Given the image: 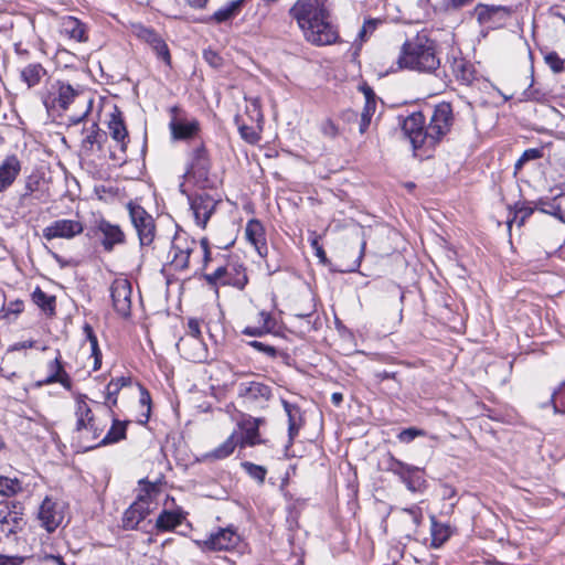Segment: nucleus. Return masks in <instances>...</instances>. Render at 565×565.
Masks as SVG:
<instances>
[{
	"instance_id": "nucleus-1",
	"label": "nucleus",
	"mask_w": 565,
	"mask_h": 565,
	"mask_svg": "<svg viewBox=\"0 0 565 565\" xmlns=\"http://www.w3.org/2000/svg\"><path fill=\"white\" fill-rule=\"evenodd\" d=\"M289 15L297 22L305 40L312 45H331L339 40L327 0H297L289 9Z\"/></svg>"
},
{
	"instance_id": "nucleus-2",
	"label": "nucleus",
	"mask_w": 565,
	"mask_h": 565,
	"mask_svg": "<svg viewBox=\"0 0 565 565\" xmlns=\"http://www.w3.org/2000/svg\"><path fill=\"white\" fill-rule=\"evenodd\" d=\"M397 64L398 68H407L420 73L435 72L440 65L435 42L420 34L407 40L401 49Z\"/></svg>"
},
{
	"instance_id": "nucleus-3",
	"label": "nucleus",
	"mask_w": 565,
	"mask_h": 565,
	"mask_svg": "<svg viewBox=\"0 0 565 565\" xmlns=\"http://www.w3.org/2000/svg\"><path fill=\"white\" fill-rule=\"evenodd\" d=\"M199 256L204 266L210 260L209 242L206 238L196 242L188 233L177 232L169 250L170 266L174 270H185L190 267L191 258Z\"/></svg>"
},
{
	"instance_id": "nucleus-4",
	"label": "nucleus",
	"mask_w": 565,
	"mask_h": 565,
	"mask_svg": "<svg viewBox=\"0 0 565 565\" xmlns=\"http://www.w3.org/2000/svg\"><path fill=\"white\" fill-rule=\"evenodd\" d=\"M452 121L454 116L450 104H438L434 109L429 125L426 127L428 149H433L449 132Z\"/></svg>"
},
{
	"instance_id": "nucleus-5",
	"label": "nucleus",
	"mask_w": 565,
	"mask_h": 565,
	"mask_svg": "<svg viewBox=\"0 0 565 565\" xmlns=\"http://www.w3.org/2000/svg\"><path fill=\"white\" fill-rule=\"evenodd\" d=\"M127 210L132 226L135 227L140 245H150L156 236V225L153 217L139 204L129 202Z\"/></svg>"
},
{
	"instance_id": "nucleus-6",
	"label": "nucleus",
	"mask_w": 565,
	"mask_h": 565,
	"mask_svg": "<svg viewBox=\"0 0 565 565\" xmlns=\"http://www.w3.org/2000/svg\"><path fill=\"white\" fill-rule=\"evenodd\" d=\"M67 504L58 497H45L40 505L38 518L41 525L49 532H54L64 521Z\"/></svg>"
},
{
	"instance_id": "nucleus-7",
	"label": "nucleus",
	"mask_w": 565,
	"mask_h": 565,
	"mask_svg": "<svg viewBox=\"0 0 565 565\" xmlns=\"http://www.w3.org/2000/svg\"><path fill=\"white\" fill-rule=\"evenodd\" d=\"M170 113L171 119L169 122V129L173 140L188 141L193 140L199 136L201 125L196 118H188L177 106H173L170 109Z\"/></svg>"
},
{
	"instance_id": "nucleus-8",
	"label": "nucleus",
	"mask_w": 565,
	"mask_h": 565,
	"mask_svg": "<svg viewBox=\"0 0 565 565\" xmlns=\"http://www.w3.org/2000/svg\"><path fill=\"white\" fill-rule=\"evenodd\" d=\"M398 125L404 135L409 139L415 150L428 149V140L426 138V127L422 113H413L407 117H398Z\"/></svg>"
},
{
	"instance_id": "nucleus-9",
	"label": "nucleus",
	"mask_w": 565,
	"mask_h": 565,
	"mask_svg": "<svg viewBox=\"0 0 565 565\" xmlns=\"http://www.w3.org/2000/svg\"><path fill=\"white\" fill-rule=\"evenodd\" d=\"M131 282L127 278H116L110 286V297L115 311L122 318L131 312Z\"/></svg>"
},
{
	"instance_id": "nucleus-10",
	"label": "nucleus",
	"mask_w": 565,
	"mask_h": 565,
	"mask_svg": "<svg viewBox=\"0 0 565 565\" xmlns=\"http://www.w3.org/2000/svg\"><path fill=\"white\" fill-rule=\"evenodd\" d=\"M84 226L77 220L61 218L43 228L42 235L46 241L55 238L72 239L83 233Z\"/></svg>"
},
{
	"instance_id": "nucleus-11",
	"label": "nucleus",
	"mask_w": 565,
	"mask_h": 565,
	"mask_svg": "<svg viewBox=\"0 0 565 565\" xmlns=\"http://www.w3.org/2000/svg\"><path fill=\"white\" fill-rule=\"evenodd\" d=\"M86 398L87 397L85 395H82L76 399V430H89L93 433L94 438H97L104 431L106 424L100 425L97 422V418L94 416L90 407L86 403Z\"/></svg>"
},
{
	"instance_id": "nucleus-12",
	"label": "nucleus",
	"mask_w": 565,
	"mask_h": 565,
	"mask_svg": "<svg viewBox=\"0 0 565 565\" xmlns=\"http://www.w3.org/2000/svg\"><path fill=\"white\" fill-rule=\"evenodd\" d=\"M134 32L138 39L151 46L158 58L163 61L167 65L171 64L169 47L154 30L139 24L134 26Z\"/></svg>"
},
{
	"instance_id": "nucleus-13",
	"label": "nucleus",
	"mask_w": 565,
	"mask_h": 565,
	"mask_svg": "<svg viewBox=\"0 0 565 565\" xmlns=\"http://www.w3.org/2000/svg\"><path fill=\"white\" fill-rule=\"evenodd\" d=\"M152 497H137V500L125 511L122 526L132 530L150 513L152 509Z\"/></svg>"
},
{
	"instance_id": "nucleus-14",
	"label": "nucleus",
	"mask_w": 565,
	"mask_h": 565,
	"mask_svg": "<svg viewBox=\"0 0 565 565\" xmlns=\"http://www.w3.org/2000/svg\"><path fill=\"white\" fill-rule=\"evenodd\" d=\"M238 396L246 404L263 405L271 397V390L268 385L260 382H243L238 386Z\"/></svg>"
},
{
	"instance_id": "nucleus-15",
	"label": "nucleus",
	"mask_w": 565,
	"mask_h": 565,
	"mask_svg": "<svg viewBox=\"0 0 565 565\" xmlns=\"http://www.w3.org/2000/svg\"><path fill=\"white\" fill-rule=\"evenodd\" d=\"M238 542V535L231 527L220 529L215 533H211L204 541L199 544L209 551H224L235 547Z\"/></svg>"
},
{
	"instance_id": "nucleus-16",
	"label": "nucleus",
	"mask_w": 565,
	"mask_h": 565,
	"mask_svg": "<svg viewBox=\"0 0 565 565\" xmlns=\"http://www.w3.org/2000/svg\"><path fill=\"white\" fill-rule=\"evenodd\" d=\"M211 163L207 154V150L203 142H200L194 146V148L189 153V163H188V174H192L200 179H205Z\"/></svg>"
},
{
	"instance_id": "nucleus-17",
	"label": "nucleus",
	"mask_w": 565,
	"mask_h": 565,
	"mask_svg": "<svg viewBox=\"0 0 565 565\" xmlns=\"http://www.w3.org/2000/svg\"><path fill=\"white\" fill-rule=\"evenodd\" d=\"M178 351L192 362H202L207 358V350L202 339L181 337L177 342Z\"/></svg>"
},
{
	"instance_id": "nucleus-18",
	"label": "nucleus",
	"mask_w": 565,
	"mask_h": 565,
	"mask_svg": "<svg viewBox=\"0 0 565 565\" xmlns=\"http://www.w3.org/2000/svg\"><path fill=\"white\" fill-rule=\"evenodd\" d=\"M215 206L216 201L206 193L196 194L191 199V210L199 226L203 228L206 226Z\"/></svg>"
},
{
	"instance_id": "nucleus-19",
	"label": "nucleus",
	"mask_w": 565,
	"mask_h": 565,
	"mask_svg": "<svg viewBox=\"0 0 565 565\" xmlns=\"http://www.w3.org/2000/svg\"><path fill=\"white\" fill-rule=\"evenodd\" d=\"M245 236L247 241L255 247L260 257H266L268 247L265 237V230L258 220H250L245 227Z\"/></svg>"
},
{
	"instance_id": "nucleus-20",
	"label": "nucleus",
	"mask_w": 565,
	"mask_h": 565,
	"mask_svg": "<svg viewBox=\"0 0 565 565\" xmlns=\"http://www.w3.org/2000/svg\"><path fill=\"white\" fill-rule=\"evenodd\" d=\"M96 228L97 232L103 235L102 244L108 252H110L115 245L121 244L125 241V234L121 228L106 220L98 221Z\"/></svg>"
},
{
	"instance_id": "nucleus-21",
	"label": "nucleus",
	"mask_w": 565,
	"mask_h": 565,
	"mask_svg": "<svg viewBox=\"0 0 565 565\" xmlns=\"http://www.w3.org/2000/svg\"><path fill=\"white\" fill-rule=\"evenodd\" d=\"M264 423L263 418H247L238 424L242 435L238 436L241 446H255L262 444L259 437V425Z\"/></svg>"
},
{
	"instance_id": "nucleus-22",
	"label": "nucleus",
	"mask_w": 565,
	"mask_h": 565,
	"mask_svg": "<svg viewBox=\"0 0 565 565\" xmlns=\"http://www.w3.org/2000/svg\"><path fill=\"white\" fill-rule=\"evenodd\" d=\"M47 367H49L50 374L47 375L46 379H44L43 381H41L39 383L40 385H49V384H53V383H60L64 388H66L68 391L72 388V380L63 367L60 353L53 361H51L49 363Z\"/></svg>"
},
{
	"instance_id": "nucleus-23",
	"label": "nucleus",
	"mask_w": 565,
	"mask_h": 565,
	"mask_svg": "<svg viewBox=\"0 0 565 565\" xmlns=\"http://www.w3.org/2000/svg\"><path fill=\"white\" fill-rule=\"evenodd\" d=\"M21 171V162L17 156H8L0 164V192L7 190Z\"/></svg>"
},
{
	"instance_id": "nucleus-24",
	"label": "nucleus",
	"mask_w": 565,
	"mask_h": 565,
	"mask_svg": "<svg viewBox=\"0 0 565 565\" xmlns=\"http://www.w3.org/2000/svg\"><path fill=\"white\" fill-rule=\"evenodd\" d=\"M360 90L364 95L365 104H364L363 110L361 113L359 131L361 134H364L369 129L371 121H372V117L374 116L375 110H376V96H375L373 89L367 85L361 86Z\"/></svg>"
},
{
	"instance_id": "nucleus-25",
	"label": "nucleus",
	"mask_w": 565,
	"mask_h": 565,
	"mask_svg": "<svg viewBox=\"0 0 565 565\" xmlns=\"http://www.w3.org/2000/svg\"><path fill=\"white\" fill-rule=\"evenodd\" d=\"M14 511H7L6 513L1 510L0 514V534L9 537L17 534L23 527L22 513L17 511L18 507L13 505Z\"/></svg>"
},
{
	"instance_id": "nucleus-26",
	"label": "nucleus",
	"mask_w": 565,
	"mask_h": 565,
	"mask_svg": "<svg viewBox=\"0 0 565 565\" xmlns=\"http://www.w3.org/2000/svg\"><path fill=\"white\" fill-rule=\"evenodd\" d=\"M541 212L550 214L565 223V192L553 198H543L537 201Z\"/></svg>"
},
{
	"instance_id": "nucleus-27",
	"label": "nucleus",
	"mask_w": 565,
	"mask_h": 565,
	"mask_svg": "<svg viewBox=\"0 0 565 565\" xmlns=\"http://www.w3.org/2000/svg\"><path fill=\"white\" fill-rule=\"evenodd\" d=\"M246 0H231L218 10H216L211 17L205 19L206 23H225L232 21L236 15L239 14Z\"/></svg>"
},
{
	"instance_id": "nucleus-28",
	"label": "nucleus",
	"mask_w": 565,
	"mask_h": 565,
	"mask_svg": "<svg viewBox=\"0 0 565 565\" xmlns=\"http://www.w3.org/2000/svg\"><path fill=\"white\" fill-rule=\"evenodd\" d=\"M108 129L111 138L117 143H119L120 150L125 152L128 131L122 115L119 110L115 109V111L110 114V118L108 120Z\"/></svg>"
},
{
	"instance_id": "nucleus-29",
	"label": "nucleus",
	"mask_w": 565,
	"mask_h": 565,
	"mask_svg": "<svg viewBox=\"0 0 565 565\" xmlns=\"http://www.w3.org/2000/svg\"><path fill=\"white\" fill-rule=\"evenodd\" d=\"M276 328V320L269 312L259 311L257 315V324L246 327L242 333L249 337H263L271 333Z\"/></svg>"
},
{
	"instance_id": "nucleus-30",
	"label": "nucleus",
	"mask_w": 565,
	"mask_h": 565,
	"mask_svg": "<svg viewBox=\"0 0 565 565\" xmlns=\"http://www.w3.org/2000/svg\"><path fill=\"white\" fill-rule=\"evenodd\" d=\"M63 33L71 39L83 42L86 41L85 25L74 17H66L62 22Z\"/></svg>"
},
{
	"instance_id": "nucleus-31",
	"label": "nucleus",
	"mask_w": 565,
	"mask_h": 565,
	"mask_svg": "<svg viewBox=\"0 0 565 565\" xmlns=\"http://www.w3.org/2000/svg\"><path fill=\"white\" fill-rule=\"evenodd\" d=\"M21 78L29 88L40 84L46 75L45 68L40 63H31L21 70Z\"/></svg>"
},
{
	"instance_id": "nucleus-32",
	"label": "nucleus",
	"mask_w": 565,
	"mask_h": 565,
	"mask_svg": "<svg viewBox=\"0 0 565 565\" xmlns=\"http://www.w3.org/2000/svg\"><path fill=\"white\" fill-rule=\"evenodd\" d=\"M128 422H121L113 416V425L105 435V437L97 444V446H105L118 443L126 438Z\"/></svg>"
},
{
	"instance_id": "nucleus-33",
	"label": "nucleus",
	"mask_w": 565,
	"mask_h": 565,
	"mask_svg": "<svg viewBox=\"0 0 565 565\" xmlns=\"http://www.w3.org/2000/svg\"><path fill=\"white\" fill-rule=\"evenodd\" d=\"M184 515L181 511L164 510L157 519L156 525L161 531H170L182 523Z\"/></svg>"
},
{
	"instance_id": "nucleus-34",
	"label": "nucleus",
	"mask_w": 565,
	"mask_h": 565,
	"mask_svg": "<svg viewBox=\"0 0 565 565\" xmlns=\"http://www.w3.org/2000/svg\"><path fill=\"white\" fill-rule=\"evenodd\" d=\"M238 435L234 431L222 445L213 451L205 455L207 459H224L233 454L236 446L239 445Z\"/></svg>"
},
{
	"instance_id": "nucleus-35",
	"label": "nucleus",
	"mask_w": 565,
	"mask_h": 565,
	"mask_svg": "<svg viewBox=\"0 0 565 565\" xmlns=\"http://www.w3.org/2000/svg\"><path fill=\"white\" fill-rule=\"evenodd\" d=\"M430 521H431V529H430L431 545L434 547H439L449 539L451 531H450L449 525L444 524V523H438L434 515L430 516Z\"/></svg>"
},
{
	"instance_id": "nucleus-36",
	"label": "nucleus",
	"mask_w": 565,
	"mask_h": 565,
	"mask_svg": "<svg viewBox=\"0 0 565 565\" xmlns=\"http://www.w3.org/2000/svg\"><path fill=\"white\" fill-rule=\"evenodd\" d=\"M83 331H84L86 340L90 344L92 356H94V360H95L94 361V370L96 371L100 367V364H102V352L98 347V340H97V337L94 333V330L90 324L85 323L83 327Z\"/></svg>"
},
{
	"instance_id": "nucleus-37",
	"label": "nucleus",
	"mask_w": 565,
	"mask_h": 565,
	"mask_svg": "<svg viewBox=\"0 0 565 565\" xmlns=\"http://www.w3.org/2000/svg\"><path fill=\"white\" fill-rule=\"evenodd\" d=\"M79 94L76 89H74L70 84H60L57 96L55 102L63 109H66L71 103L75 100V98H79Z\"/></svg>"
},
{
	"instance_id": "nucleus-38",
	"label": "nucleus",
	"mask_w": 565,
	"mask_h": 565,
	"mask_svg": "<svg viewBox=\"0 0 565 565\" xmlns=\"http://www.w3.org/2000/svg\"><path fill=\"white\" fill-rule=\"evenodd\" d=\"M32 299L45 312L53 313L55 309V297L49 296L41 288H36L32 294Z\"/></svg>"
},
{
	"instance_id": "nucleus-39",
	"label": "nucleus",
	"mask_w": 565,
	"mask_h": 565,
	"mask_svg": "<svg viewBox=\"0 0 565 565\" xmlns=\"http://www.w3.org/2000/svg\"><path fill=\"white\" fill-rule=\"evenodd\" d=\"M248 281L245 268L243 266H231V276L224 279V285H231L243 289Z\"/></svg>"
},
{
	"instance_id": "nucleus-40",
	"label": "nucleus",
	"mask_w": 565,
	"mask_h": 565,
	"mask_svg": "<svg viewBox=\"0 0 565 565\" xmlns=\"http://www.w3.org/2000/svg\"><path fill=\"white\" fill-rule=\"evenodd\" d=\"M452 71L456 77L465 84H469L473 79L472 67L463 60L455 61Z\"/></svg>"
},
{
	"instance_id": "nucleus-41",
	"label": "nucleus",
	"mask_w": 565,
	"mask_h": 565,
	"mask_svg": "<svg viewBox=\"0 0 565 565\" xmlns=\"http://www.w3.org/2000/svg\"><path fill=\"white\" fill-rule=\"evenodd\" d=\"M22 491L21 482L17 478L0 476V494H18Z\"/></svg>"
},
{
	"instance_id": "nucleus-42",
	"label": "nucleus",
	"mask_w": 565,
	"mask_h": 565,
	"mask_svg": "<svg viewBox=\"0 0 565 565\" xmlns=\"http://www.w3.org/2000/svg\"><path fill=\"white\" fill-rule=\"evenodd\" d=\"M388 470L393 471L394 473L398 475L402 479L404 477H407L409 473H417V468L412 467L409 465H406L393 457L388 460Z\"/></svg>"
},
{
	"instance_id": "nucleus-43",
	"label": "nucleus",
	"mask_w": 565,
	"mask_h": 565,
	"mask_svg": "<svg viewBox=\"0 0 565 565\" xmlns=\"http://www.w3.org/2000/svg\"><path fill=\"white\" fill-rule=\"evenodd\" d=\"M535 209L539 210L537 202L535 203V206H530L525 204L518 206L513 220L507 222L508 226L511 227L513 222L518 223L519 226H522L525 220L533 214Z\"/></svg>"
},
{
	"instance_id": "nucleus-44",
	"label": "nucleus",
	"mask_w": 565,
	"mask_h": 565,
	"mask_svg": "<svg viewBox=\"0 0 565 565\" xmlns=\"http://www.w3.org/2000/svg\"><path fill=\"white\" fill-rule=\"evenodd\" d=\"M284 408L288 415L289 438L292 440L299 430V425H297L296 417H295L296 413H298V408L287 402H284Z\"/></svg>"
},
{
	"instance_id": "nucleus-45",
	"label": "nucleus",
	"mask_w": 565,
	"mask_h": 565,
	"mask_svg": "<svg viewBox=\"0 0 565 565\" xmlns=\"http://www.w3.org/2000/svg\"><path fill=\"white\" fill-rule=\"evenodd\" d=\"M550 402L554 413L565 414V382L552 394Z\"/></svg>"
},
{
	"instance_id": "nucleus-46",
	"label": "nucleus",
	"mask_w": 565,
	"mask_h": 565,
	"mask_svg": "<svg viewBox=\"0 0 565 565\" xmlns=\"http://www.w3.org/2000/svg\"><path fill=\"white\" fill-rule=\"evenodd\" d=\"M242 468L248 473L249 477H252L253 479H255L259 482L264 481L266 473H267V470L265 469V467L255 465L249 461L242 462Z\"/></svg>"
},
{
	"instance_id": "nucleus-47",
	"label": "nucleus",
	"mask_w": 565,
	"mask_h": 565,
	"mask_svg": "<svg viewBox=\"0 0 565 565\" xmlns=\"http://www.w3.org/2000/svg\"><path fill=\"white\" fill-rule=\"evenodd\" d=\"M401 514L404 520H409L415 527L419 526L423 521V512L419 507H412L401 509Z\"/></svg>"
},
{
	"instance_id": "nucleus-48",
	"label": "nucleus",
	"mask_w": 565,
	"mask_h": 565,
	"mask_svg": "<svg viewBox=\"0 0 565 565\" xmlns=\"http://www.w3.org/2000/svg\"><path fill=\"white\" fill-rule=\"evenodd\" d=\"M380 23L381 21L377 19L365 20L358 33L356 40L360 41V43L365 42L369 39V36L376 30Z\"/></svg>"
},
{
	"instance_id": "nucleus-49",
	"label": "nucleus",
	"mask_w": 565,
	"mask_h": 565,
	"mask_svg": "<svg viewBox=\"0 0 565 565\" xmlns=\"http://www.w3.org/2000/svg\"><path fill=\"white\" fill-rule=\"evenodd\" d=\"M542 157V150L537 148L526 149L520 159L515 162V169L520 170L526 162L531 160H536Z\"/></svg>"
},
{
	"instance_id": "nucleus-50",
	"label": "nucleus",
	"mask_w": 565,
	"mask_h": 565,
	"mask_svg": "<svg viewBox=\"0 0 565 565\" xmlns=\"http://www.w3.org/2000/svg\"><path fill=\"white\" fill-rule=\"evenodd\" d=\"M231 276V267H218L212 274L205 276L210 284L221 282L224 285V279Z\"/></svg>"
},
{
	"instance_id": "nucleus-51",
	"label": "nucleus",
	"mask_w": 565,
	"mask_h": 565,
	"mask_svg": "<svg viewBox=\"0 0 565 565\" xmlns=\"http://www.w3.org/2000/svg\"><path fill=\"white\" fill-rule=\"evenodd\" d=\"M425 436V431L423 429L416 428V427H409L406 429H403L398 435L397 438L403 444H409L415 438Z\"/></svg>"
},
{
	"instance_id": "nucleus-52",
	"label": "nucleus",
	"mask_w": 565,
	"mask_h": 565,
	"mask_svg": "<svg viewBox=\"0 0 565 565\" xmlns=\"http://www.w3.org/2000/svg\"><path fill=\"white\" fill-rule=\"evenodd\" d=\"M23 301L14 300L8 305H3L1 311L4 318L10 319L11 316L17 317L20 315L23 311Z\"/></svg>"
},
{
	"instance_id": "nucleus-53",
	"label": "nucleus",
	"mask_w": 565,
	"mask_h": 565,
	"mask_svg": "<svg viewBox=\"0 0 565 565\" xmlns=\"http://www.w3.org/2000/svg\"><path fill=\"white\" fill-rule=\"evenodd\" d=\"M403 482L406 483V487L412 492L422 491L420 484L423 482L422 477L419 476V470L417 469V473H409L407 477H404Z\"/></svg>"
},
{
	"instance_id": "nucleus-54",
	"label": "nucleus",
	"mask_w": 565,
	"mask_h": 565,
	"mask_svg": "<svg viewBox=\"0 0 565 565\" xmlns=\"http://www.w3.org/2000/svg\"><path fill=\"white\" fill-rule=\"evenodd\" d=\"M242 138L248 143H256L260 139L259 134L250 126L242 125L239 127Z\"/></svg>"
},
{
	"instance_id": "nucleus-55",
	"label": "nucleus",
	"mask_w": 565,
	"mask_h": 565,
	"mask_svg": "<svg viewBox=\"0 0 565 565\" xmlns=\"http://www.w3.org/2000/svg\"><path fill=\"white\" fill-rule=\"evenodd\" d=\"M139 403L142 407H146L147 408V412L145 414V419L143 420H140L141 424H145L149 420V417H150V411H151V396H150V393L141 387L140 388V398H139Z\"/></svg>"
},
{
	"instance_id": "nucleus-56",
	"label": "nucleus",
	"mask_w": 565,
	"mask_h": 565,
	"mask_svg": "<svg viewBox=\"0 0 565 565\" xmlns=\"http://www.w3.org/2000/svg\"><path fill=\"white\" fill-rule=\"evenodd\" d=\"M246 109H247V113L250 114V118L253 120L260 121L263 119V115L260 111V104L257 98L249 99Z\"/></svg>"
},
{
	"instance_id": "nucleus-57",
	"label": "nucleus",
	"mask_w": 565,
	"mask_h": 565,
	"mask_svg": "<svg viewBox=\"0 0 565 565\" xmlns=\"http://www.w3.org/2000/svg\"><path fill=\"white\" fill-rule=\"evenodd\" d=\"M545 61L555 73H558L564 68V61L556 53L547 54L545 56Z\"/></svg>"
},
{
	"instance_id": "nucleus-58",
	"label": "nucleus",
	"mask_w": 565,
	"mask_h": 565,
	"mask_svg": "<svg viewBox=\"0 0 565 565\" xmlns=\"http://www.w3.org/2000/svg\"><path fill=\"white\" fill-rule=\"evenodd\" d=\"M184 337L201 338V322L198 319L191 318L188 321V332Z\"/></svg>"
},
{
	"instance_id": "nucleus-59",
	"label": "nucleus",
	"mask_w": 565,
	"mask_h": 565,
	"mask_svg": "<svg viewBox=\"0 0 565 565\" xmlns=\"http://www.w3.org/2000/svg\"><path fill=\"white\" fill-rule=\"evenodd\" d=\"M140 491L143 492V494L150 495V494H158L162 490L160 489V486L157 483L148 482L146 480L139 481Z\"/></svg>"
},
{
	"instance_id": "nucleus-60",
	"label": "nucleus",
	"mask_w": 565,
	"mask_h": 565,
	"mask_svg": "<svg viewBox=\"0 0 565 565\" xmlns=\"http://www.w3.org/2000/svg\"><path fill=\"white\" fill-rule=\"evenodd\" d=\"M25 557L20 555H6L0 553V565H22Z\"/></svg>"
},
{
	"instance_id": "nucleus-61",
	"label": "nucleus",
	"mask_w": 565,
	"mask_h": 565,
	"mask_svg": "<svg viewBox=\"0 0 565 565\" xmlns=\"http://www.w3.org/2000/svg\"><path fill=\"white\" fill-rule=\"evenodd\" d=\"M249 345L259 352L267 354L268 356H275L277 351L274 347L265 344L259 341H250Z\"/></svg>"
},
{
	"instance_id": "nucleus-62",
	"label": "nucleus",
	"mask_w": 565,
	"mask_h": 565,
	"mask_svg": "<svg viewBox=\"0 0 565 565\" xmlns=\"http://www.w3.org/2000/svg\"><path fill=\"white\" fill-rule=\"evenodd\" d=\"M39 565H65V563L61 556L47 554L41 558Z\"/></svg>"
},
{
	"instance_id": "nucleus-63",
	"label": "nucleus",
	"mask_w": 565,
	"mask_h": 565,
	"mask_svg": "<svg viewBox=\"0 0 565 565\" xmlns=\"http://www.w3.org/2000/svg\"><path fill=\"white\" fill-rule=\"evenodd\" d=\"M116 404H117L116 395L111 396L110 399H108V396H107L105 404L100 405V407L105 411L107 416L113 417L114 416L113 406Z\"/></svg>"
},
{
	"instance_id": "nucleus-64",
	"label": "nucleus",
	"mask_w": 565,
	"mask_h": 565,
	"mask_svg": "<svg viewBox=\"0 0 565 565\" xmlns=\"http://www.w3.org/2000/svg\"><path fill=\"white\" fill-rule=\"evenodd\" d=\"M103 137L98 131L96 130H93L90 134H88L86 136V138L84 139V143L85 145H89L90 147L94 145V143H98L99 142V138Z\"/></svg>"
}]
</instances>
